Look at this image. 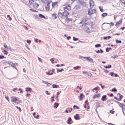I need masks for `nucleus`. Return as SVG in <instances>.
Wrapping results in <instances>:
<instances>
[{
  "label": "nucleus",
  "instance_id": "nucleus-1",
  "mask_svg": "<svg viewBox=\"0 0 125 125\" xmlns=\"http://www.w3.org/2000/svg\"><path fill=\"white\" fill-rule=\"evenodd\" d=\"M69 14V12L66 11H65L62 13L59 12L58 13V17L62 19H65L68 17Z\"/></svg>",
  "mask_w": 125,
  "mask_h": 125
},
{
  "label": "nucleus",
  "instance_id": "nucleus-2",
  "mask_svg": "<svg viewBox=\"0 0 125 125\" xmlns=\"http://www.w3.org/2000/svg\"><path fill=\"white\" fill-rule=\"evenodd\" d=\"M10 99L11 101L13 104H14V103L15 104H17L19 103L17 102L18 100L19 99L18 97L15 96H12L10 97Z\"/></svg>",
  "mask_w": 125,
  "mask_h": 125
},
{
  "label": "nucleus",
  "instance_id": "nucleus-3",
  "mask_svg": "<svg viewBox=\"0 0 125 125\" xmlns=\"http://www.w3.org/2000/svg\"><path fill=\"white\" fill-rule=\"evenodd\" d=\"M96 12V10L95 9H89L88 13L89 15H91L94 13H95Z\"/></svg>",
  "mask_w": 125,
  "mask_h": 125
},
{
  "label": "nucleus",
  "instance_id": "nucleus-4",
  "mask_svg": "<svg viewBox=\"0 0 125 125\" xmlns=\"http://www.w3.org/2000/svg\"><path fill=\"white\" fill-rule=\"evenodd\" d=\"M81 26L83 27H82V28L83 29L84 31H87V32H90L89 31V28L85 25L84 24L82 25Z\"/></svg>",
  "mask_w": 125,
  "mask_h": 125
},
{
  "label": "nucleus",
  "instance_id": "nucleus-5",
  "mask_svg": "<svg viewBox=\"0 0 125 125\" xmlns=\"http://www.w3.org/2000/svg\"><path fill=\"white\" fill-rule=\"evenodd\" d=\"M90 7L91 8L93 7L94 5V3L92 0H90L89 1Z\"/></svg>",
  "mask_w": 125,
  "mask_h": 125
},
{
  "label": "nucleus",
  "instance_id": "nucleus-6",
  "mask_svg": "<svg viewBox=\"0 0 125 125\" xmlns=\"http://www.w3.org/2000/svg\"><path fill=\"white\" fill-rule=\"evenodd\" d=\"M101 96V94H94L93 96L94 99L98 98L100 97Z\"/></svg>",
  "mask_w": 125,
  "mask_h": 125
},
{
  "label": "nucleus",
  "instance_id": "nucleus-7",
  "mask_svg": "<svg viewBox=\"0 0 125 125\" xmlns=\"http://www.w3.org/2000/svg\"><path fill=\"white\" fill-rule=\"evenodd\" d=\"M63 9L64 10H65L66 9L68 10H71V6L69 4L68 5L66 6L65 7H64Z\"/></svg>",
  "mask_w": 125,
  "mask_h": 125
},
{
  "label": "nucleus",
  "instance_id": "nucleus-8",
  "mask_svg": "<svg viewBox=\"0 0 125 125\" xmlns=\"http://www.w3.org/2000/svg\"><path fill=\"white\" fill-rule=\"evenodd\" d=\"M88 19H89L87 17H84L82 18V21L80 22V23H82L83 22H85L87 21Z\"/></svg>",
  "mask_w": 125,
  "mask_h": 125
},
{
  "label": "nucleus",
  "instance_id": "nucleus-9",
  "mask_svg": "<svg viewBox=\"0 0 125 125\" xmlns=\"http://www.w3.org/2000/svg\"><path fill=\"white\" fill-rule=\"evenodd\" d=\"M122 21V19H121L119 21H117L116 23L115 24V26L116 27L119 26H120V25L121 24Z\"/></svg>",
  "mask_w": 125,
  "mask_h": 125
},
{
  "label": "nucleus",
  "instance_id": "nucleus-10",
  "mask_svg": "<svg viewBox=\"0 0 125 125\" xmlns=\"http://www.w3.org/2000/svg\"><path fill=\"white\" fill-rule=\"evenodd\" d=\"M65 21L67 22L68 23L70 22V21H71L72 20V18H68L67 17L65 19Z\"/></svg>",
  "mask_w": 125,
  "mask_h": 125
},
{
  "label": "nucleus",
  "instance_id": "nucleus-11",
  "mask_svg": "<svg viewBox=\"0 0 125 125\" xmlns=\"http://www.w3.org/2000/svg\"><path fill=\"white\" fill-rule=\"evenodd\" d=\"M117 95L118 96H119V98H118V99H117V100L118 101H121V99H122L123 98V96L122 95H121L120 94L118 93L117 94Z\"/></svg>",
  "mask_w": 125,
  "mask_h": 125
},
{
  "label": "nucleus",
  "instance_id": "nucleus-12",
  "mask_svg": "<svg viewBox=\"0 0 125 125\" xmlns=\"http://www.w3.org/2000/svg\"><path fill=\"white\" fill-rule=\"evenodd\" d=\"M52 17L53 19H56L57 18V16L56 13H54L52 14Z\"/></svg>",
  "mask_w": 125,
  "mask_h": 125
},
{
  "label": "nucleus",
  "instance_id": "nucleus-13",
  "mask_svg": "<svg viewBox=\"0 0 125 125\" xmlns=\"http://www.w3.org/2000/svg\"><path fill=\"white\" fill-rule=\"evenodd\" d=\"M48 3L45 7L46 9L47 10H49L50 9V4L49 2H48Z\"/></svg>",
  "mask_w": 125,
  "mask_h": 125
},
{
  "label": "nucleus",
  "instance_id": "nucleus-14",
  "mask_svg": "<svg viewBox=\"0 0 125 125\" xmlns=\"http://www.w3.org/2000/svg\"><path fill=\"white\" fill-rule=\"evenodd\" d=\"M39 5V4L36 2L34 3L33 4V7L35 8H37Z\"/></svg>",
  "mask_w": 125,
  "mask_h": 125
},
{
  "label": "nucleus",
  "instance_id": "nucleus-15",
  "mask_svg": "<svg viewBox=\"0 0 125 125\" xmlns=\"http://www.w3.org/2000/svg\"><path fill=\"white\" fill-rule=\"evenodd\" d=\"M85 59H86L88 61H90L91 62H92L93 61V60L92 59L90 58V57H86L84 58Z\"/></svg>",
  "mask_w": 125,
  "mask_h": 125
},
{
  "label": "nucleus",
  "instance_id": "nucleus-16",
  "mask_svg": "<svg viewBox=\"0 0 125 125\" xmlns=\"http://www.w3.org/2000/svg\"><path fill=\"white\" fill-rule=\"evenodd\" d=\"M77 2L79 4H83L84 1L83 0H77Z\"/></svg>",
  "mask_w": 125,
  "mask_h": 125
},
{
  "label": "nucleus",
  "instance_id": "nucleus-17",
  "mask_svg": "<svg viewBox=\"0 0 125 125\" xmlns=\"http://www.w3.org/2000/svg\"><path fill=\"white\" fill-rule=\"evenodd\" d=\"M58 3V2L57 1L55 2H52V7H53L54 6L57 5Z\"/></svg>",
  "mask_w": 125,
  "mask_h": 125
},
{
  "label": "nucleus",
  "instance_id": "nucleus-18",
  "mask_svg": "<svg viewBox=\"0 0 125 125\" xmlns=\"http://www.w3.org/2000/svg\"><path fill=\"white\" fill-rule=\"evenodd\" d=\"M74 118L76 120H78L80 118L79 117V115L78 114H76V115L74 116Z\"/></svg>",
  "mask_w": 125,
  "mask_h": 125
},
{
  "label": "nucleus",
  "instance_id": "nucleus-19",
  "mask_svg": "<svg viewBox=\"0 0 125 125\" xmlns=\"http://www.w3.org/2000/svg\"><path fill=\"white\" fill-rule=\"evenodd\" d=\"M32 89L30 88H26V91L27 92L29 91L31 92V91Z\"/></svg>",
  "mask_w": 125,
  "mask_h": 125
},
{
  "label": "nucleus",
  "instance_id": "nucleus-20",
  "mask_svg": "<svg viewBox=\"0 0 125 125\" xmlns=\"http://www.w3.org/2000/svg\"><path fill=\"white\" fill-rule=\"evenodd\" d=\"M34 1L33 0H29L28 4L29 5H31L33 3Z\"/></svg>",
  "mask_w": 125,
  "mask_h": 125
},
{
  "label": "nucleus",
  "instance_id": "nucleus-21",
  "mask_svg": "<svg viewBox=\"0 0 125 125\" xmlns=\"http://www.w3.org/2000/svg\"><path fill=\"white\" fill-rule=\"evenodd\" d=\"M121 105L122 106L123 110L125 111V105L123 104H121Z\"/></svg>",
  "mask_w": 125,
  "mask_h": 125
},
{
  "label": "nucleus",
  "instance_id": "nucleus-22",
  "mask_svg": "<svg viewBox=\"0 0 125 125\" xmlns=\"http://www.w3.org/2000/svg\"><path fill=\"white\" fill-rule=\"evenodd\" d=\"M49 0H41V1L43 3H46L49 2L48 1Z\"/></svg>",
  "mask_w": 125,
  "mask_h": 125
},
{
  "label": "nucleus",
  "instance_id": "nucleus-23",
  "mask_svg": "<svg viewBox=\"0 0 125 125\" xmlns=\"http://www.w3.org/2000/svg\"><path fill=\"white\" fill-rule=\"evenodd\" d=\"M39 17L41 18H43L44 19H45V17L41 14H39Z\"/></svg>",
  "mask_w": 125,
  "mask_h": 125
},
{
  "label": "nucleus",
  "instance_id": "nucleus-24",
  "mask_svg": "<svg viewBox=\"0 0 125 125\" xmlns=\"http://www.w3.org/2000/svg\"><path fill=\"white\" fill-rule=\"evenodd\" d=\"M106 97V95H105L103 96L101 98L102 100L103 101H104L105 100V99Z\"/></svg>",
  "mask_w": 125,
  "mask_h": 125
},
{
  "label": "nucleus",
  "instance_id": "nucleus-25",
  "mask_svg": "<svg viewBox=\"0 0 125 125\" xmlns=\"http://www.w3.org/2000/svg\"><path fill=\"white\" fill-rule=\"evenodd\" d=\"M94 90H95L96 91L95 92V93H97L98 92V88L97 87H96L95 88H94V89H93L92 91L93 92H94Z\"/></svg>",
  "mask_w": 125,
  "mask_h": 125
},
{
  "label": "nucleus",
  "instance_id": "nucleus-26",
  "mask_svg": "<svg viewBox=\"0 0 125 125\" xmlns=\"http://www.w3.org/2000/svg\"><path fill=\"white\" fill-rule=\"evenodd\" d=\"M59 105V104L58 103H55L54 104L53 107L55 108H57Z\"/></svg>",
  "mask_w": 125,
  "mask_h": 125
},
{
  "label": "nucleus",
  "instance_id": "nucleus-27",
  "mask_svg": "<svg viewBox=\"0 0 125 125\" xmlns=\"http://www.w3.org/2000/svg\"><path fill=\"white\" fill-rule=\"evenodd\" d=\"M96 52L97 53H102L103 52V51L102 49H100V50H98L96 51Z\"/></svg>",
  "mask_w": 125,
  "mask_h": 125
},
{
  "label": "nucleus",
  "instance_id": "nucleus-28",
  "mask_svg": "<svg viewBox=\"0 0 125 125\" xmlns=\"http://www.w3.org/2000/svg\"><path fill=\"white\" fill-rule=\"evenodd\" d=\"M107 13H104L102 14H101V16L103 17H105L107 16Z\"/></svg>",
  "mask_w": 125,
  "mask_h": 125
},
{
  "label": "nucleus",
  "instance_id": "nucleus-29",
  "mask_svg": "<svg viewBox=\"0 0 125 125\" xmlns=\"http://www.w3.org/2000/svg\"><path fill=\"white\" fill-rule=\"evenodd\" d=\"M72 120V119L70 117L68 118V119L67 120V123L69 124H71L70 122Z\"/></svg>",
  "mask_w": 125,
  "mask_h": 125
},
{
  "label": "nucleus",
  "instance_id": "nucleus-30",
  "mask_svg": "<svg viewBox=\"0 0 125 125\" xmlns=\"http://www.w3.org/2000/svg\"><path fill=\"white\" fill-rule=\"evenodd\" d=\"M95 46L96 48L100 47H101V45L100 44H96Z\"/></svg>",
  "mask_w": 125,
  "mask_h": 125
},
{
  "label": "nucleus",
  "instance_id": "nucleus-31",
  "mask_svg": "<svg viewBox=\"0 0 125 125\" xmlns=\"http://www.w3.org/2000/svg\"><path fill=\"white\" fill-rule=\"evenodd\" d=\"M52 87L53 88H57L58 87V85L56 84H53L52 85Z\"/></svg>",
  "mask_w": 125,
  "mask_h": 125
},
{
  "label": "nucleus",
  "instance_id": "nucleus-32",
  "mask_svg": "<svg viewBox=\"0 0 125 125\" xmlns=\"http://www.w3.org/2000/svg\"><path fill=\"white\" fill-rule=\"evenodd\" d=\"M42 82L43 83H45L47 84H50L51 85V84L50 83H48V82H47L44 81L43 80L42 81Z\"/></svg>",
  "mask_w": 125,
  "mask_h": 125
},
{
  "label": "nucleus",
  "instance_id": "nucleus-33",
  "mask_svg": "<svg viewBox=\"0 0 125 125\" xmlns=\"http://www.w3.org/2000/svg\"><path fill=\"white\" fill-rule=\"evenodd\" d=\"M111 91L112 92L114 91L116 92H117V90L115 88H114L111 90Z\"/></svg>",
  "mask_w": 125,
  "mask_h": 125
},
{
  "label": "nucleus",
  "instance_id": "nucleus-34",
  "mask_svg": "<svg viewBox=\"0 0 125 125\" xmlns=\"http://www.w3.org/2000/svg\"><path fill=\"white\" fill-rule=\"evenodd\" d=\"M115 42L116 43H121V41L120 40H116L115 41Z\"/></svg>",
  "mask_w": 125,
  "mask_h": 125
},
{
  "label": "nucleus",
  "instance_id": "nucleus-35",
  "mask_svg": "<svg viewBox=\"0 0 125 125\" xmlns=\"http://www.w3.org/2000/svg\"><path fill=\"white\" fill-rule=\"evenodd\" d=\"M67 109L70 112L72 110V108H68Z\"/></svg>",
  "mask_w": 125,
  "mask_h": 125
},
{
  "label": "nucleus",
  "instance_id": "nucleus-36",
  "mask_svg": "<svg viewBox=\"0 0 125 125\" xmlns=\"http://www.w3.org/2000/svg\"><path fill=\"white\" fill-rule=\"evenodd\" d=\"M79 68V66H77L76 67H73V69H74L75 70H76V69H78Z\"/></svg>",
  "mask_w": 125,
  "mask_h": 125
},
{
  "label": "nucleus",
  "instance_id": "nucleus-37",
  "mask_svg": "<svg viewBox=\"0 0 125 125\" xmlns=\"http://www.w3.org/2000/svg\"><path fill=\"white\" fill-rule=\"evenodd\" d=\"M4 46L5 48L6 49H8V47L6 44H5L4 43Z\"/></svg>",
  "mask_w": 125,
  "mask_h": 125
},
{
  "label": "nucleus",
  "instance_id": "nucleus-38",
  "mask_svg": "<svg viewBox=\"0 0 125 125\" xmlns=\"http://www.w3.org/2000/svg\"><path fill=\"white\" fill-rule=\"evenodd\" d=\"M120 1L125 5V0H120Z\"/></svg>",
  "mask_w": 125,
  "mask_h": 125
},
{
  "label": "nucleus",
  "instance_id": "nucleus-39",
  "mask_svg": "<svg viewBox=\"0 0 125 125\" xmlns=\"http://www.w3.org/2000/svg\"><path fill=\"white\" fill-rule=\"evenodd\" d=\"M5 97L8 102H10L9 98L8 96H5Z\"/></svg>",
  "mask_w": 125,
  "mask_h": 125
},
{
  "label": "nucleus",
  "instance_id": "nucleus-40",
  "mask_svg": "<svg viewBox=\"0 0 125 125\" xmlns=\"http://www.w3.org/2000/svg\"><path fill=\"white\" fill-rule=\"evenodd\" d=\"M110 112L112 114H114L115 113V111L111 110L110 111Z\"/></svg>",
  "mask_w": 125,
  "mask_h": 125
},
{
  "label": "nucleus",
  "instance_id": "nucleus-41",
  "mask_svg": "<svg viewBox=\"0 0 125 125\" xmlns=\"http://www.w3.org/2000/svg\"><path fill=\"white\" fill-rule=\"evenodd\" d=\"M99 8L100 9V10L102 12H103V9H101V7L100 6H99Z\"/></svg>",
  "mask_w": 125,
  "mask_h": 125
},
{
  "label": "nucleus",
  "instance_id": "nucleus-42",
  "mask_svg": "<svg viewBox=\"0 0 125 125\" xmlns=\"http://www.w3.org/2000/svg\"><path fill=\"white\" fill-rule=\"evenodd\" d=\"M30 10L31 11H33L34 12H37L38 11L36 10H34L32 9H30Z\"/></svg>",
  "mask_w": 125,
  "mask_h": 125
},
{
  "label": "nucleus",
  "instance_id": "nucleus-43",
  "mask_svg": "<svg viewBox=\"0 0 125 125\" xmlns=\"http://www.w3.org/2000/svg\"><path fill=\"white\" fill-rule=\"evenodd\" d=\"M83 94H82V93H81L80 94V100H81L82 99V96L83 95Z\"/></svg>",
  "mask_w": 125,
  "mask_h": 125
},
{
  "label": "nucleus",
  "instance_id": "nucleus-44",
  "mask_svg": "<svg viewBox=\"0 0 125 125\" xmlns=\"http://www.w3.org/2000/svg\"><path fill=\"white\" fill-rule=\"evenodd\" d=\"M7 17H8L9 18V20L10 21H11V18L10 17V16L9 15H7Z\"/></svg>",
  "mask_w": 125,
  "mask_h": 125
},
{
  "label": "nucleus",
  "instance_id": "nucleus-45",
  "mask_svg": "<svg viewBox=\"0 0 125 125\" xmlns=\"http://www.w3.org/2000/svg\"><path fill=\"white\" fill-rule=\"evenodd\" d=\"M73 39L74 41H76L78 40V39L77 38H76L74 37H73Z\"/></svg>",
  "mask_w": 125,
  "mask_h": 125
},
{
  "label": "nucleus",
  "instance_id": "nucleus-46",
  "mask_svg": "<svg viewBox=\"0 0 125 125\" xmlns=\"http://www.w3.org/2000/svg\"><path fill=\"white\" fill-rule=\"evenodd\" d=\"M47 74H49V75H52V74H53V73H50V72L49 71L48 72V73H47Z\"/></svg>",
  "mask_w": 125,
  "mask_h": 125
},
{
  "label": "nucleus",
  "instance_id": "nucleus-47",
  "mask_svg": "<svg viewBox=\"0 0 125 125\" xmlns=\"http://www.w3.org/2000/svg\"><path fill=\"white\" fill-rule=\"evenodd\" d=\"M63 70V69L62 68V69L61 70H60L59 69L57 70V71H58L59 72H60L62 71Z\"/></svg>",
  "mask_w": 125,
  "mask_h": 125
},
{
  "label": "nucleus",
  "instance_id": "nucleus-48",
  "mask_svg": "<svg viewBox=\"0 0 125 125\" xmlns=\"http://www.w3.org/2000/svg\"><path fill=\"white\" fill-rule=\"evenodd\" d=\"M4 56L3 55H0V59L4 58Z\"/></svg>",
  "mask_w": 125,
  "mask_h": 125
},
{
  "label": "nucleus",
  "instance_id": "nucleus-49",
  "mask_svg": "<svg viewBox=\"0 0 125 125\" xmlns=\"http://www.w3.org/2000/svg\"><path fill=\"white\" fill-rule=\"evenodd\" d=\"M118 57V56L117 55H114L113 56H112L111 57L113 58H115Z\"/></svg>",
  "mask_w": 125,
  "mask_h": 125
},
{
  "label": "nucleus",
  "instance_id": "nucleus-50",
  "mask_svg": "<svg viewBox=\"0 0 125 125\" xmlns=\"http://www.w3.org/2000/svg\"><path fill=\"white\" fill-rule=\"evenodd\" d=\"M86 105L87 104V105H88L89 104V103L88 101H85Z\"/></svg>",
  "mask_w": 125,
  "mask_h": 125
},
{
  "label": "nucleus",
  "instance_id": "nucleus-51",
  "mask_svg": "<svg viewBox=\"0 0 125 125\" xmlns=\"http://www.w3.org/2000/svg\"><path fill=\"white\" fill-rule=\"evenodd\" d=\"M31 42V41L30 40H28L27 41V42L28 43H30Z\"/></svg>",
  "mask_w": 125,
  "mask_h": 125
},
{
  "label": "nucleus",
  "instance_id": "nucleus-52",
  "mask_svg": "<svg viewBox=\"0 0 125 125\" xmlns=\"http://www.w3.org/2000/svg\"><path fill=\"white\" fill-rule=\"evenodd\" d=\"M104 72L106 73H107L108 72V71L105 70H104Z\"/></svg>",
  "mask_w": 125,
  "mask_h": 125
},
{
  "label": "nucleus",
  "instance_id": "nucleus-53",
  "mask_svg": "<svg viewBox=\"0 0 125 125\" xmlns=\"http://www.w3.org/2000/svg\"><path fill=\"white\" fill-rule=\"evenodd\" d=\"M17 88H13V89L12 90L14 92H15V91H15V90H17Z\"/></svg>",
  "mask_w": 125,
  "mask_h": 125
},
{
  "label": "nucleus",
  "instance_id": "nucleus-54",
  "mask_svg": "<svg viewBox=\"0 0 125 125\" xmlns=\"http://www.w3.org/2000/svg\"><path fill=\"white\" fill-rule=\"evenodd\" d=\"M71 38V37L70 36H69L67 37V39L68 40H69Z\"/></svg>",
  "mask_w": 125,
  "mask_h": 125
},
{
  "label": "nucleus",
  "instance_id": "nucleus-55",
  "mask_svg": "<svg viewBox=\"0 0 125 125\" xmlns=\"http://www.w3.org/2000/svg\"><path fill=\"white\" fill-rule=\"evenodd\" d=\"M110 24H111V25L112 26H113L114 25V23L112 22H111Z\"/></svg>",
  "mask_w": 125,
  "mask_h": 125
},
{
  "label": "nucleus",
  "instance_id": "nucleus-56",
  "mask_svg": "<svg viewBox=\"0 0 125 125\" xmlns=\"http://www.w3.org/2000/svg\"><path fill=\"white\" fill-rule=\"evenodd\" d=\"M18 90H20V92H19L20 93H22V91L21 90V89H20V88Z\"/></svg>",
  "mask_w": 125,
  "mask_h": 125
},
{
  "label": "nucleus",
  "instance_id": "nucleus-57",
  "mask_svg": "<svg viewBox=\"0 0 125 125\" xmlns=\"http://www.w3.org/2000/svg\"><path fill=\"white\" fill-rule=\"evenodd\" d=\"M54 58H52L50 60L52 62L54 61Z\"/></svg>",
  "mask_w": 125,
  "mask_h": 125
},
{
  "label": "nucleus",
  "instance_id": "nucleus-58",
  "mask_svg": "<svg viewBox=\"0 0 125 125\" xmlns=\"http://www.w3.org/2000/svg\"><path fill=\"white\" fill-rule=\"evenodd\" d=\"M116 17H117L116 15L115 16H114V19L115 20H116Z\"/></svg>",
  "mask_w": 125,
  "mask_h": 125
},
{
  "label": "nucleus",
  "instance_id": "nucleus-59",
  "mask_svg": "<svg viewBox=\"0 0 125 125\" xmlns=\"http://www.w3.org/2000/svg\"><path fill=\"white\" fill-rule=\"evenodd\" d=\"M108 48H106V51L107 52H108L109 51L108 50Z\"/></svg>",
  "mask_w": 125,
  "mask_h": 125
},
{
  "label": "nucleus",
  "instance_id": "nucleus-60",
  "mask_svg": "<svg viewBox=\"0 0 125 125\" xmlns=\"http://www.w3.org/2000/svg\"><path fill=\"white\" fill-rule=\"evenodd\" d=\"M125 28V27H121L120 28V29L121 30H124V29Z\"/></svg>",
  "mask_w": 125,
  "mask_h": 125
},
{
  "label": "nucleus",
  "instance_id": "nucleus-61",
  "mask_svg": "<svg viewBox=\"0 0 125 125\" xmlns=\"http://www.w3.org/2000/svg\"><path fill=\"white\" fill-rule=\"evenodd\" d=\"M108 124L109 125H115L113 124H112L111 123H108Z\"/></svg>",
  "mask_w": 125,
  "mask_h": 125
},
{
  "label": "nucleus",
  "instance_id": "nucleus-62",
  "mask_svg": "<svg viewBox=\"0 0 125 125\" xmlns=\"http://www.w3.org/2000/svg\"><path fill=\"white\" fill-rule=\"evenodd\" d=\"M82 73L83 74H85L86 73H87V72H84V71H82Z\"/></svg>",
  "mask_w": 125,
  "mask_h": 125
},
{
  "label": "nucleus",
  "instance_id": "nucleus-63",
  "mask_svg": "<svg viewBox=\"0 0 125 125\" xmlns=\"http://www.w3.org/2000/svg\"><path fill=\"white\" fill-rule=\"evenodd\" d=\"M107 37H104V39H106V40H107Z\"/></svg>",
  "mask_w": 125,
  "mask_h": 125
},
{
  "label": "nucleus",
  "instance_id": "nucleus-64",
  "mask_svg": "<svg viewBox=\"0 0 125 125\" xmlns=\"http://www.w3.org/2000/svg\"><path fill=\"white\" fill-rule=\"evenodd\" d=\"M52 73H54V72H55L54 70V69H52Z\"/></svg>",
  "mask_w": 125,
  "mask_h": 125
}]
</instances>
